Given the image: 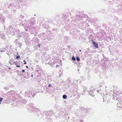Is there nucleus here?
Returning a JSON list of instances; mask_svg holds the SVG:
<instances>
[{"instance_id":"nucleus-6","label":"nucleus","mask_w":122,"mask_h":122,"mask_svg":"<svg viewBox=\"0 0 122 122\" xmlns=\"http://www.w3.org/2000/svg\"><path fill=\"white\" fill-rule=\"evenodd\" d=\"M5 35L3 34H0V38H1L3 40H5Z\"/></svg>"},{"instance_id":"nucleus-24","label":"nucleus","mask_w":122,"mask_h":122,"mask_svg":"<svg viewBox=\"0 0 122 122\" xmlns=\"http://www.w3.org/2000/svg\"><path fill=\"white\" fill-rule=\"evenodd\" d=\"M9 63H10L11 65H12V64H12V63H11V62H9Z\"/></svg>"},{"instance_id":"nucleus-7","label":"nucleus","mask_w":122,"mask_h":122,"mask_svg":"<svg viewBox=\"0 0 122 122\" xmlns=\"http://www.w3.org/2000/svg\"><path fill=\"white\" fill-rule=\"evenodd\" d=\"M30 22L31 24H35V20L34 19L33 20H30Z\"/></svg>"},{"instance_id":"nucleus-28","label":"nucleus","mask_w":122,"mask_h":122,"mask_svg":"<svg viewBox=\"0 0 122 122\" xmlns=\"http://www.w3.org/2000/svg\"><path fill=\"white\" fill-rule=\"evenodd\" d=\"M26 68H28V66H26Z\"/></svg>"},{"instance_id":"nucleus-39","label":"nucleus","mask_w":122,"mask_h":122,"mask_svg":"<svg viewBox=\"0 0 122 122\" xmlns=\"http://www.w3.org/2000/svg\"><path fill=\"white\" fill-rule=\"evenodd\" d=\"M11 27V26H9V27Z\"/></svg>"},{"instance_id":"nucleus-21","label":"nucleus","mask_w":122,"mask_h":122,"mask_svg":"<svg viewBox=\"0 0 122 122\" xmlns=\"http://www.w3.org/2000/svg\"><path fill=\"white\" fill-rule=\"evenodd\" d=\"M83 88H84V89H86V87L84 86H83Z\"/></svg>"},{"instance_id":"nucleus-8","label":"nucleus","mask_w":122,"mask_h":122,"mask_svg":"<svg viewBox=\"0 0 122 122\" xmlns=\"http://www.w3.org/2000/svg\"><path fill=\"white\" fill-rule=\"evenodd\" d=\"M14 63L16 65V66L17 67H20V66L19 65H18L17 64V61H14Z\"/></svg>"},{"instance_id":"nucleus-13","label":"nucleus","mask_w":122,"mask_h":122,"mask_svg":"<svg viewBox=\"0 0 122 122\" xmlns=\"http://www.w3.org/2000/svg\"><path fill=\"white\" fill-rule=\"evenodd\" d=\"M0 20V22L1 23H3L5 22V20L3 19H2Z\"/></svg>"},{"instance_id":"nucleus-10","label":"nucleus","mask_w":122,"mask_h":122,"mask_svg":"<svg viewBox=\"0 0 122 122\" xmlns=\"http://www.w3.org/2000/svg\"><path fill=\"white\" fill-rule=\"evenodd\" d=\"M76 59L77 61L78 62L80 60V58L78 56L76 57Z\"/></svg>"},{"instance_id":"nucleus-9","label":"nucleus","mask_w":122,"mask_h":122,"mask_svg":"<svg viewBox=\"0 0 122 122\" xmlns=\"http://www.w3.org/2000/svg\"><path fill=\"white\" fill-rule=\"evenodd\" d=\"M6 49L5 48H3L0 51L1 52H5V51Z\"/></svg>"},{"instance_id":"nucleus-30","label":"nucleus","mask_w":122,"mask_h":122,"mask_svg":"<svg viewBox=\"0 0 122 122\" xmlns=\"http://www.w3.org/2000/svg\"><path fill=\"white\" fill-rule=\"evenodd\" d=\"M99 90H97V92H99Z\"/></svg>"},{"instance_id":"nucleus-31","label":"nucleus","mask_w":122,"mask_h":122,"mask_svg":"<svg viewBox=\"0 0 122 122\" xmlns=\"http://www.w3.org/2000/svg\"><path fill=\"white\" fill-rule=\"evenodd\" d=\"M8 68H9V69H11V68L10 67H9Z\"/></svg>"},{"instance_id":"nucleus-33","label":"nucleus","mask_w":122,"mask_h":122,"mask_svg":"<svg viewBox=\"0 0 122 122\" xmlns=\"http://www.w3.org/2000/svg\"><path fill=\"white\" fill-rule=\"evenodd\" d=\"M18 30V31H19V30Z\"/></svg>"},{"instance_id":"nucleus-34","label":"nucleus","mask_w":122,"mask_h":122,"mask_svg":"<svg viewBox=\"0 0 122 122\" xmlns=\"http://www.w3.org/2000/svg\"><path fill=\"white\" fill-rule=\"evenodd\" d=\"M81 50H79V51H80V52H81Z\"/></svg>"},{"instance_id":"nucleus-15","label":"nucleus","mask_w":122,"mask_h":122,"mask_svg":"<svg viewBox=\"0 0 122 122\" xmlns=\"http://www.w3.org/2000/svg\"><path fill=\"white\" fill-rule=\"evenodd\" d=\"M20 57V55L17 56L16 57V58L17 59H18Z\"/></svg>"},{"instance_id":"nucleus-1","label":"nucleus","mask_w":122,"mask_h":122,"mask_svg":"<svg viewBox=\"0 0 122 122\" xmlns=\"http://www.w3.org/2000/svg\"><path fill=\"white\" fill-rule=\"evenodd\" d=\"M101 84H100L99 85V87H101V88L100 89V90L101 91H105L106 92V87L104 85V83L103 82H102V84L103 86L101 85Z\"/></svg>"},{"instance_id":"nucleus-25","label":"nucleus","mask_w":122,"mask_h":122,"mask_svg":"<svg viewBox=\"0 0 122 122\" xmlns=\"http://www.w3.org/2000/svg\"><path fill=\"white\" fill-rule=\"evenodd\" d=\"M51 86V85L50 84H49V85L48 86L49 87H50V86Z\"/></svg>"},{"instance_id":"nucleus-11","label":"nucleus","mask_w":122,"mask_h":122,"mask_svg":"<svg viewBox=\"0 0 122 122\" xmlns=\"http://www.w3.org/2000/svg\"><path fill=\"white\" fill-rule=\"evenodd\" d=\"M71 59L73 61H75L76 60V58L74 56H73L72 57Z\"/></svg>"},{"instance_id":"nucleus-32","label":"nucleus","mask_w":122,"mask_h":122,"mask_svg":"<svg viewBox=\"0 0 122 122\" xmlns=\"http://www.w3.org/2000/svg\"><path fill=\"white\" fill-rule=\"evenodd\" d=\"M33 75H31V77H33Z\"/></svg>"},{"instance_id":"nucleus-4","label":"nucleus","mask_w":122,"mask_h":122,"mask_svg":"<svg viewBox=\"0 0 122 122\" xmlns=\"http://www.w3.org/2000/svg\"><path fill=\"white\" fill-rule=\"evenodd\" d=\"M92 43L95 47L96 48H97L98 47V46L97 44L94 41H92Z\"/></svg>"},{"instance_id":"nucleus-2","label":"nucleus","mask_w":122,"mask_h":122,"mask_svg":"<svg viewBox=\"0 0 122 122\" xmlns=\"http://www.w3.org/2000/svg\"><path fill=\"white\" fill-rule=\"evenodd\" d=\"M33 103H31L29 105L30 108L29 109V110H30V111H31L33 112H34V111H36L37 110V109L34 108V107L33 106Z\"/></svg>"},{"instance_id":"nucleus-23","label":"nucleus","mask_w":122,"mask_h":122,"mask_svg":"<svg viewBox=\"0 0 122 122\" xmlns=\"http://www.w3.org/2000/svg\"><path fill=\"white\" fill-rule=\"evenodd\" d=\"M41 45V44H39L38 45V46L39 47V48H40V46Z\"/></svg>"},{"instance_id":"nucleus-26","label":"nucleus","mask_w":122,"mask_h":122,"mask_svg":"<svg viewBox=\"0 0 122 122\" xmlns=\"http://www.w3.org/2000/svg\"><path fill=\"white\" fill-rule=\"evenodd\" d=\"M25 74H27V75H28V73H27V72H25Z\"/></svg>"},{"instance_id":"nucleus-20","label":"nucleus","mask_w":122,"mask_h":122,"mask_svg":"<svg viewBox=\"0 0 122 122\" xmlns=\"http://www.w3.org/2000/svg\"><path fill=\"white\" fill-rule=\"evenodd\" d=\"M25 72V71L24 70H22V73H24Z\"/></svg>"},{"instance_id":"nucleus-16","label":"nucleus","mask_w":122,"mask_h":122,"mask_svg":"<svg viewBox=\"0 0 122 122\" xmlns=\"http://www.w3.org/2000/svg\"><path fill=\"white\" fill-rule=\"evenodd\" d=\"M21 44L20 43H19L18 46L19 47H20V48H21V47H20V46H21Z\"/></svg>"},{"instance_id":"nucleus-29","label":"nucleus","mask_w":122,"mask_h":122,"mask_svg":"<svg viewBox=\"0 0 122 122\" xmlns=\"http://www.w3.org/2000/svg\"><path fill=\"white\" fill-rule=\"evenodd\" d=\"M77 71H79V69H78L77 70Z\"/></svg>"},{"instance_id":"nucleus-35","label":"nucleus","mask_w":122,"mask_h":122,"mask_svg":"<svg viewBox=\"0 0 122 122\" xmlns=\"http://www.w3.org/2000/svg\"><path fill=\"white\" fill-rule=\"evenodd\" d=\"M35 15V16H36V15L35 14V15Z\"/></svg>"},{"instance_id":"nucleus-36","label":"nucleus","mask_w":122,"mask_h":122,"mask_svg":"<svg viewBox=\"0 0 122 122\" xmlns=\"http://www.w3.org/2000/svg\"><path fill=\"white\" fill-rule=\"evenodd\" d=\"M12 32V31H10V32Z\"/></svg>"},{"instance_id":"nucleus-40","label":"nucleus","mask_w":122,"mask_h":122,"mask_svg":"<svg viewBox=\"0 0 122 122\" xmlns=\"http://www.w3.org/2000/svg\"><path fill=\"white\" fill-rule=\"evenodd\" d=\"M11 46H10V47H11Z\"/></svg>"},{"instance_id":"nucleus-3","label":"nucleus","mask_w":122,"mask_h":122,"mask_svg":"<svg viewBox=\"0 0 122 122\" xmlns=\"http://www.w3.org/2000/svg\"><path fill=\"white\" fill-rule=\"evenodd\" d=\"M93 90H92V89H90V90H89L87 91V92L90 94V95L92 96L93 97H94V95H92L93 93Z\"/></svg>"},{"instance_id":"nucleus-12","label":"nucleus","mask_w":122,"mask_h":122,"mask_svg":"<svg viewBox=\"0 0 122 122\" xmlns=\"http://www.w3.org/2000/svg\"><path fill=\"white\" fill-rule=\"evenodd\" d=\"M62 97L64 99H66L67 98V96L65 95H64L62 96Z\"/></svg>"},{"instance_id":"nucleus-18","label":"nucleus","mask_w":122,"mask_h":122,"mask_svg":"<svg viewBox=\"0 0 122 122\" xmlns=\"http://www.w3.org/2000/svg\"><path fill=\"white\" fill-rule=\"evenodd\" d=\"M78 122H83V121L81 120H80L78 121Z\"/></svg>"},{"instance_id":"nucleus-17","label":"nucleus","mask_w":122,"mask_h":122,"mask_svg":"<svg viewBox=\"0 0 122 122\" xmlns=\"http://www.w3.org/2000/svg\"><path fill=\"white\" fill-rule=\"evenodd\" d=\"M23 62H24V64H26L27 63V62L25 61V60H24L23 61Z\"/></svg>"},{"instance_id":"nucleus-22","label":"nucleus","mask_w":122,"mask_h":122,"mask_svg":"<svg viewBox=\"0 0 122 122\" xmlns=\"http://www.w3.org/2000/svg\"><path fill=\"white\" fill-rule=\"evenodd\" d=\"M84 92H84L82 91V92L81 93V94H82V95H84Z\"/></svg>"},{"instance_id":"nucleus-5","label":"nucleus","mask_w":122,"mask_h":122,"mask_svg":"<svg viewBox=\"0 0 122 122\" xmlns=\"http://www.w3.org/2000/svg\"><path fill=\"white\" fill-rule=\"evenodd\" d=\"M20 102H21L22 104H25L27 102L26 100L24 99H22L21 101Z\"/></svg>"},{"instance_id":"nucleus-37","label":"nucleus","mask_w":122,"mask_h":122,"mask_svg":"<svg viewBox=\"0 0 122 122\" xmlns=\"http://www.w3.org/2000/svg\"><path fill=\"white\" fill-rule=\"evenodd\" d=\"M9 30H10V29H9Z\"/></svg>"},{"instance_id":"nucleus-14","label":"nucleus","mask_w":122,"mask_h":122,"mask_svg":"<svg viewBox=\"0 0 122 122\" xmlns=\"http://www.w3.org/2000/svg\"><path fill=\"white\" fill-rule=\"evenodd\" d=\"M3 98L2 97L0 98V104H1V102L2 101V100H3Z\"/></svg>"},{"instance_id":"nucleus-38","label":"nucleus","mask_w":122,"mask_h":122,"mask_svg":"<svg viewBox=\"0 0 122 122\" xmlns=\"http://www.w3.org/2000/svg\"><path fill=\"white\" fill-rule=\"evenodd\" d=\"M34 96H35V95H34V96H33V97H34Z\"/></svg>"},{"instance_id":"nucleus-27","label":"nucleus","mask_w":122,"mask_h":122,"mask_svg":"<svg viewBox=\"0 0 122 122\" xmlns=\"http://www.w3.org/2000/svg\"><path fill=\"white\" fill-rule=\"evenodd\" d=\"M56 67L57 68L58 67H59V66L58 65H56Z\"/></svg>"},{"instance_id":"nucleus-19","label":"nucleus","mask_w":122,"mask_h":122,"mask_svg":"<svg viewBox=\"0 0 122 122\" xmlns=\"http://www.w3.org/2000/svg\"><path fill=\"white\" fill-rule=\"evenodd\" d=\"M81 110H84V109H85V108L83 107H81Z\"/></svg>"}]
</instances>
